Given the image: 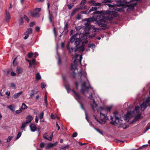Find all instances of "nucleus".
I'll return each mask as SVG.
<instances>
[{
    "mask_svg": "<svg viewBox=\"0 0 150 150\" xmlns=\"http://www.w3.org/2000/svg\"><path fill=\"white\" fill-rule=\"evenodd\" d=\"M106 5H107L110 8V11H98L97 13L98 14H101L105 16H107L108 17H112L113 18V16H115V11H121L122 10V8H115V6H119V4H106Z\"/></svg>",
    "mask_w": 150,
    "mask_h": 150,
    "instance_id": "20e7f679",
    "label": "nucleus"
},
{
    "mask_svg": "<svg viewBox=\"0 0 150 150\" xmlns=\"http://www.w3.org/2000/svg\"><path fill=\"white\" fill-rule=\"evenodd\" d=\"M27 108V106L24 103H23L22 105L21 108L23 109H25Z\"/></svg>",
    "mask_w": 150,
    "mask_h": 150,
    "instance_id": "e433bc0d",
    "label": "nucleus"
},
{
    "mask_svg": "<svg viewBox=\"0 0 150 150\" xmlns=\"http://www.w3.org/2000/svg\"><path fill=\"white\" fill-rule=\"evenodd\" d=\"M79 103H80L81 108H82V109L83 110H84L85 111V110L84 108L83 107V106L82 104L81 103H80V102H79ZM85 114L86 115V120H87V121L88 122H89L88 120V117H87V115L86 112H85Z\"/></svg>",
    "mask_w": 150,
    "mask_h": 150,
    "instance_id": "6ab92c4d",
    "label": "nucleus"
},
{
    "mask_svg": "<svg viewBox=\"0 0 150 150\" xmlns=\"http://www.w3.org/2000/svg\"><path fill=\"white\" fill-rule=\"evenodd\" d=\"M8 107L12 111H14L15 110V107L12 105H10Z\"/></svg>",
    "mask_w": 150,
    "mask_h": 150,
    "instance_id": "c9c22d12",
    "label": "nucleus"
},
{
    "mask_svg": "<svg viewBox=\"0 0 150 150\" xmlns=\"http://www.w3.org/2000/svg\"><path fill=\"white\" fill-rule=\"evenodd\" d=\"M68 23H66L65 24V27H64V30H67H67H68Z\"/></svg>",
    "mask_w": 150,
    "mask_h": 150,
    "instance_id": "de8ad7c7",
    "label": "nucleus"
},
{
    "mask_svg": "<svg viewBox=\"0 0 150 150\" xmlns=\"http://www.w3.org/2000/svg\"><path fill=\"white\" fill-rule=\"evenodd\" d=\"M65 87L68 93H69V91L70 90L69 86V85H65Z\"/></svg>",
    "mask_w": 150,
    "mask_h": 150,
    "instance_id": "f704fd0d",
    "label": "nucleus"
},
{
    "mask_svg": "<svg viewBox=\"0 0 150 150\" xmlns=\"http://www.w3.org/2000/svg\"><path fill=\"white\" fill-rule=\"evenodd\" d=\"M23 71V69L20 67H17L16 70V73L18 74H21Z\"/></svg>",
    "mask_w": 150,
    "mask_h": 150,
    "instance_id": "2eb2a0df",
    "label": "nucleus"
},
{
    "mask_svg": "<svg viewBox=\"0 0 150 150\" xmlns=\"http://www.w3.org/2000/svg\"><path fill=\"white\" fill-rule=\"evenodd\" d=\"M23 23V17L20 16L19 18V23L20 25H22Z\"/></svg>",
    "mask_w": 150,
    "mask_h": 150,
    "instance_id": "412c9836",
    "label": "nucleus"
},
{
    "mask_svg": "<svg viewBox=\"0 0 150 150\" xmlns=\"http://www.w3.org/2000/svg\"><path fill=\"white\" fill-rule=\"evenodd\" d=\"M13 138L12 136H9L8 137V138L7 139V142H9L11 140V139Z\"/></svg>",
    "mask_w": 150,
    "mask_h": 150,
    "instance_id": "ea45409f",
    "label": "nucleus"
},
{
    "mask_svg": "<svg viewBox=\"0 0 150 150\" xmlns=\"http://www.w3.org/2000/svg\"><path fill=\"white\" fill-rule=\"evenodd\" d=\"M38 119L37 116H36L35 118V122L36 123H38Z\"/></svg>",
    "mask_w": 150,
    "mask_h": 150,
    "instance_id": "680f3d73",
    "label": "nucleus"
},
{
    "mask_svg": "<svg viewBox=\"0 0 150 150\" xmlns=\"http://www.w3.org/2000/svg\"><path fill=\"white\" fill-rule=\"evenodd\" d=\"M68 8L69 9H71L72 7L74 6V4L73 3L70 4L68 5Z\"/></svg>",
    "mask_w": 150,
    "mask_h": 150,
    "instance_id": "49530a36",
    "label": "nucleus"
},
{
    "mask_svg": "<svg viewBox=\"0 0 150 150\" xmlns=\"http://www.w3.org/2000/svg\"><path fill=\"white\" fill-rule=\"evenodd\" d=\"M49 19L50 20V22L52 23V18H53V17L52 16V15H51L50 14V10H49Z\"/></svg>",
    "mask_w": 150,
    "mask_h": 150,
    "instance_id": "c756f323",
    "label": "nucleus"
},
{
    "mask_svg": "<svg viewBox=\"0 0 150 150\" xmlns=\"http://www.w3.org/2000/svg\"><path fill=\"white\" fill-rule=\"evenodd\" d=\"M23 93L22 91H21L13 95V97L15 99H17L19 97V95H21Z\"/></svg>",
    "mask_w": 150,
    "mask_h": 150,
    "instance_id": "a211bd4d",
    "label": "nucleus"
},
{
    "mask_svg": "<svg viewBox=\"0 0 150 150\" xmlns=\"http://www.w3.org/2000/svg\"><path fill=\"white\" fill-rule=\"evenodd\" d=\"M115 117V121H111L110 123L113 125H115L116 124H119L120 125L122 123V120L117 117Z\"/></svg>",
    "mask_w": 150,
    "mask_h": 150,
    "instance_id": "1a4fd4ad",
    "label": "nucleus"
},
{
    "mask_svg": "<svg viewBox=\"0 0 150 150\" xmlns=\"http://www.w3.org/2000/svg\"><path fill=\"white\" fill-rule=\"evenodd\" d=\"M53 31H54V34L55 36V37H56L57 36V33L55 31V29L54 28V29H53Z\"/></svg>",
    "mask_w": 150,
    "mask_h": 150,
    "instance_id": "338daca9",
    "label": "nucleus"
},
{
    "mask_svg": "<svg viewBox=\"0 0 150 150\" xmlns=\"http://www.w3.org/2000/svg\"><path fill=\"white\" fill-rule=\"evenodd\" d=\"M22 111L21 109H20L18 110H17L16 111V112L17 114H18L21 113Z\"/></svg>",
    "mask_w": 150,
    "mask_h": 150,
    "instance_id": "8fccbe9b",
    "label": "nucleus"
},
{
    "mask_svg": "<svg viewBox=\"0 0 150 150\" xmlns=\"http://www.w3.org/2000/svg\"><path fill=\"white\" fill-rule=\"evenodd\" d=\"M54 146L53 144L52 143H50L48 144L47 146V149H49L50 148Z\"/></svg>",
    "mask_w": 150,
    "mask_h": 150,
    "instance_id": "2f4dec72",
    "label": "nucleus"
},
{
    "mask_svg": "<svg viewBox=\"0 0 150 150\" xmlns=\"http://www.w3.org/2000/svg\"><path fill=\"white\" fill-rule=\"evenodd\" d=\"M120 127H122L124 129H126L128 127V126L125 127L124 125L123 124H122V123H121V124H120Z\"/></svg>",
    "mask_w": 150,
    "mask_h": 150,
    "instance_id": "58836bf2",
    "label": "nucleus"
},
{
    "mask_svg": "<svg viewBox=\"0 0 150 150\" xmlns=\"http://www.w3.org/2000/svg\"><path fill=\"white\" fill-rule=\"evenodd\" d=\"M118 112L117 111L115 112H114V116L115 117H117V115L118 114Z\"/></svg>",
    "mask_w": 150,
    "mask_h": 150,
    "instance_id": "0e129e2a",
    "label": "nucleus"
},
{
    "mask_svg": "<svg viewBox=\"0 0 150 150\" xmlns=\"http://www.w3.org/2000/svg\"><path fill=\"white\" fill-rule=\"evenodd\" d=\"M33 52L29 53L28 54V57L29 58H31L33 55Z\"/></svg>",
    "mask_w": 150,
    "mask_h": 150,
    "instance_id": "c03bdc74",
    "label": "nucleus"
},
{
    "mask_svg": "<svg viewBox=\"0 0 150 150\" xmlns=\"http://www.w3.org/2000/svg\"><path fill=\"white\" fill-rule=\"evenodd\" d=\"M104 110H105V108L100 107L99 108L98 112H101ZM100 114L101 118V119L100 120H98L95 116L94 115L93 117L100 124H102L105 123L106 122V120L108 119V117L105 114L102 113L101 112H100Z\"/></svg>",
    "mask_w": 150,
    "mask_h": 150,
    "instance_id": "39448f33",
    "label": "nucleus"
},
{
    "mask_svg": "<svg viewBox=\"0 0 150 150\" xmlns=\"http://www.w3.org/2000/svg\"><path fill=\"white\" fill-rule=\"evenodd\" d=\"M56 50H57V56L58 57V64L59 65V64H61V61L59 57V54H58V53L57 51L58 47H57Z\"/></svg>",
    "mask_w": 150,
    "mask_h": 150,
    "instance_id": "4be33fe9",
    "label": "nucleus"
},
{
    "mask_svg": "<svg viewBox=\"0 0 150 150\" xmlns=\"http://www.w3.org/2000/svg\"><path fill=\"white\" fill-rule=\"evenodd\" d=\"M24 19L25 20L27 21L28 22H29V20L28 19V17L27 16H26L25 15H24Z\"/></svg>",
    "mask_w": 150,
    "mask_h": 150,
    "instance_id": "a18cd8bd",
    "label": "nucleus"
},
{
    "mask_svg": "<svg viewBox=\"0 0 150 150\" xmlns=\"http://www.w3.org/2000/svg\"><path fill=\"white\" fill-rule=\"evenodd\" d=\"M92 94H91L90 96L88 97V98L90 100L92 99Z\"/></svg>",
    "mask_w": 150,
    "mask_h": 150,
    "instance_id": "774afa93",
    "label": "nucleus"
},
{
    "mask_svg": "<svg viewBox=\"0 0 150 150\" xmlns=\"http://www.w3.org/2000/svg\"><path fill=\"white\" fill-rule=\"evenodd\" d=\"M97 10V8L96 7H92L88 11V13H90L93 11H95Z\"/></svg>",
    "mask_w": 150,
    "mask_h": 150,
    "instance_id": "c85d7f7f",
    "label": "nucleus"
},
{
    "mask_svg": "<svg viewBox=\"0 0 150 150\" xmlns=\"http://www.w3.org/2000/svg\"><path fill=\"white\" fill-rule=\"evenodd\" d=\"M46 86V84L44 82H42L41 83V87L42 89L44 88Z\"/></svg>",
    "mask_w": 150,
    "mask_h": 150,
    "instance_id": "37998d69",
    "label": "nucleus"
},
{
    "mask_svg": "<svg viewBox=\"0 0 150 150\" xmlns=\"http://www.w3.org/2000/svg\"><path fill=\"white\" fill-rule=\"evenodd\" d=\"M79 75L80 77V81L79 83H81L80 92L83 93L85 92H88L90 88L92 89L93 92H94L92 88L91 87L87 77L86 73L85 72H82L80 71L79 73Z\"/></svg>",
    "mask_w": 150,
    "mask_h": 150,
    "instance_id": "7ed1b4c3",
    "label": "nucleus"
},
{
    "mask_svg": "<svg viewBox=\"0 0 150 150\" xmlns=\"http://www.w3.org/2000/svg\"><path fill=\"white\" fill-rule=\"evenodd\" d=\"M134 111H128L127 113V115L129 117H132L134 115Z\"/></svg>",
    "mask_w": 150,
    "mask_h": 150,
    "instance_id": "f3484780",
    "label": "nucleus"
},
{
    "mask_svg": "<svg viewBox=\"0 0 150 150\" xmlns=\"http://www.w3.org/2000/svg\"><path fill=\"white\" fill-rule=\"evenodd\" d=\"M81 13L82 14H89V13H88V10L86 11H82L81 12Z\"/></svg>",
    "mask_w": 150,
    "mask_h": 150,
    "instance_id": "4d7b16f0",
    "label": "nucleus"
},
{
    "mask_svg": "<svg viewBox=\"0 0 150 150\" xmlns=\"http://www.w3.org/2000/svg\"><path fill=\"white\" fill-rule=\"evenodd\" d=\"M27 124H26L25 122H23L22 125V126L21 127V129L22 130H25V128L26 126V125Z\"/></svg>",
    "mask_w": 150,
    "mask_h": 150,
    "instance_id": "b1692460",
    "label": "nucleus"
},
{
    "mask_svg": "<svg viewBox=\"0 0 150 150\" xmlns=\"http://www.w3.org/2000/svg\"><path fill=\"white\" fill-rule=\"evenodd\" d=\"M77 135V133L76 132H75L73 133L72 136L73 137H76Z\"/></svg>",
    "mask_w": 150,
    "mask_h": 150,
    "instance_id": "5fc2aeb1",
    "label": "nucleus"
},
{
    "mask_svg": "<svg viewBox=\"0 0 150 150\" xmlns=\"http://www.w3.org/2000/svg\"><path fill=\"white\" fill-rule=\"evenodd\" d=\"M150 97L144 102L143 104L140 105L141 109L142 111H144L146 108L150 105V91H149Z\"/></svg>",
    "mask_w": 150,
    "mask_h": 150,
    "instance_id": "423d86ee",
    "label": "nucleus"
},
{
    "mask_svg": "<svg viewBox=\"0 0 150 150\" xmlns=\"http://www.w3.org/2000/svg\"><path fill=\"white\" fill-rule=\"evenodd\" d=\"M10 89H16V87L15 84L13 83H11L10 86Z\"/></svg>",
    "mask_w": 150,
    "mask_h": 150,
    "instance_id": "cd10ccee",
    "label": "nucleus"
},
{
    "mask_svg": "<svg viewBox=\"0 0 150 150\" xmlns=\"http://www.w3.org/2000/svg\"><path fill=\"white\" fill-rule=\"evenodd\" d=\"M53 133L50 135V136L49 137V140L50 141L52 140V137H53Z\"/></svg>",
    "mask_w": 150,
    "mask_h": 150,
    "instance_id": "bf43d9fd",
    "label": "nucleus"
},
{
    "mask_svg": "<svg viewBox=\"0 0 150 150\" xmlns=\"http://www.w3.org/2000/svg\"><path fill=\"white\" fill-rule=\"evenodd\" d=\"M30 63L31 64V66H30V67H33L34 68H35L37 64L36 62L35 59H33L31 61H30Z\"/></svg>",
    "mask_w": 150,
    "mask_h": 150,
    "instance_id": "dca6fc26",
    "label": "nucleus"
},
{
    "mask_svg": "<svg viewBox=\"0 0 150 150\" xmlns=\"http://www.w3.org/2000/svg\"><path fill=\"white\" fill-rule=\"evenodd\" d=\"M32 33V29L31 28L28 29L25 32L26 35H28L31 34Z\"/></svg>",
    "mask_w": 150,
    "mask_h": 150,
    "instance_id": "5701e85b",
    "label": "nucleus"
},
{
    "mask_svg": "<svg viewBox=\"0 0 150 150\" xmlns=\"http://www.w3.org/2000/svg\"><path fill=\"white\" fill-rule=\"evenodd\" d=\"M72 91L75 94V96H74L76 100H77L78 101V102H79V100H80L81 99V97L74 90H72Z\"/></svg>",
    "mask_w": 150,
    "mask_h": 150,
    "instance_id": "9b49d317",
    "label": "nucleus"
},
{
    "mask_svg": "<svg viewBox=\"0 0 150 150\" xmlns=\"http://www.w3.org/2000/svg\"><path fill=\"white\" fill-rule=\"evenodd\" d=\"M76 18L77 19L80 20L81 19V15H78L76 17Z\"/></svg>",
    "mask_w": 150,
    "mask_h": 150,
    "instance_id": "052dcab7",
    "label": "nucleus"
},
{
    "mask_svg": "<svg viewBox=\"0 0 150 150\" xmlns=\"http://www.w3.org/2000/svg\"><path fill=\"white\" fill-rule=\"evenodd\" d=\"M22 134L21 132H19L17 135L16 139H17L19 138Z\"/></svg>",
    "mask_w": 150,
    "mask_h": 150,
    "instance_id": "a19ab883",
    "label": "nucleus"
},
{
    "mask_svg": "<svg viewBox=\"0 0 150 150\" xmlns=\"http://www.w3.org/2000/svg\"><path fill=\"white\" fill-rule=\"evenodd\" d=\"M86 0H82L80 4V5L84 4L86 3Z\"/></svg>",
    "mask_w": 150,
    "mask_h": 150,
    "instance_id": "864d4df0",
    "label": "nucleus"
},
{
    "mask_svg": "<svg viewBox=\"0 0 150 150\" xmlns=\"http://www.w3.org/2000/svg\"><path fill=\"white\" fill-rule=\"evenodd\" d=\"M74 47H67L70 53L72 54L75 53V55L74 56L73 58H74V64H72L71 66V69L73 71L72 75L75 78V73L74 71L77 69V65L78 62L81 64V60L83 58L82 55L79 56L77 53H81L85 50V47H76V48H73Z\"/></svg>",
    "mask_w": 150,
    "mask_h": 150,
    "instance_id": "f03ea898",
    "label": "nucleus"
},
{
    "mask_svg": "<svg viewBox=\"0 0 150 150\" xmlns=\"http://www.w3.org/2000/svg\"><path fill=\"white\" fill-rule=\"evenodd\" d=\"M44 113L43 112L41 113L39 115V117L40 120H41L43 118Z\"/></svg>",
    "mask_w": 150,
    "mask_h": 150,
    "instance_id": "4c0bfd02",
    "label": "nucleus"
},
{
    "mask_svg": "<svg viewBox=\"0 0 150 150\" xmlns=\"http://www.w3.org/2000/svg\"><path fill=\"white\" fill-rule=\"evenodd\" d=\"M11 74V75L12 76H14L16 75V73L13 71H12Z\"/></svg>",
    "mask_w": 150,
    "mask_h": 150,
    "instance_id": "e2e57ef3",
    "label": "nucleus"
},
{
    "mask_svg": "<svg viewBox=\"0 0 150 150\" xmlns=\"http://www.w3.org/2000/svg\"><path fill=\"white\" fill-rule=\"evenodd\" d=\"M47 136H48V135H47V133H45L43 134V137L44 139H47L48 140H49V139L47 137Z\"/></svg>",
    "mask_w": 150,
    "mask_h": 150,
    "instance_id": "473e14b6",
    "label": "nucleus"
},
{
    "mask_svg": "<svg viewBox=\"0 0 150 150\" xmlns=\"http://www.w3.org/2000/svg\"><path fill=\"white\" fill-rule=\"evenodd\" d=\"M140 107L139 106H137L135 107L134 111H136L137 113L139 112V110Z\"/></svg>",
    "mask_w": 150,
    "mask_h": 150,
    "instance_id": "72a5a7b5",
    "label": "nucleus"
},
{
    "mask_svg": "<svg viewBox=\"0 0 150 150\" xmlns=\"http://www.w3.org/2000/svg\"><path fill=\"white\" fill-rule=\"evenodd\" d=\"M101 4L100 3H95L92 4V5L93 6H100Z\"/></svg>",
    "mask_w": 150,
    "mask_h": 150,
    "instance_id": "6e6d98bb",
    "label": "nucleus"
},
{
    "mask_svg": "<svg viewBox=\"0 0 150 150\" xmlns=\"http://www.w3.org/2000/svg\"><path fill=\"white\" fill-rule=\"evenodd\" d=\"M41 10V8H36L33 11L30 12V15L33 17H38L39 16V14L38 13L40 12Z\"/></svg>",
    "mask_w": 150,
    "mask_h": 150,
    "instance_id": "0eeeda50",
    "label": "nucleus"
},
{
    "mask_svg": "<svg viewBox=\"0 0 150 150\" xmlns=\"http://www.w3.org/2000/svg\"><path fill=\"white\" fill-rule=\"evenodd\" d=\"M136 5L135 3H133L130 4L129 6H128L127 10L128 11L133 10L134 8V6Z\"/></svg>",
    "mask_w": 150,
    "mask_h": 150,
    "instance_id": "ddd939ff",
    "label": "nucleus"
},
{
    "mask_svg": "<svg viewBox=\"0 0 150 150\" xmlns=\"http://www.w3.org/2000/svg\"><path fill=\"white\" fill-rule=\"evenodd\" d=\"M80 8H77L75 9L71 13V15L72 16H73L77 12L78 10L80 9Z\"/></svg>",
    "mask_w": 150,
    "mask_h": 150,
    "instance_id": "bb28decb",
    "label": "nucleus"
},
{
    "mask_svg": "<svg viewBox=\"0 0 150 150\" xmlns=\"http://www.w3.org/2000/svg\"><path fill=\"white\" fill-rule=\"evenodd\" d=\"M41 78V76L39 73H38L36 75V80H38L40 79Z\"/></svg>",
    "mask_w": 150,
    "mask_h": 150,
    "instance_id": "7c9ffc66",
    "label": "nucleus"
},
{
    "mask_svg": "<svg viewBox=\"0 0 150 150\" xmlns=\"http://www.w3.org/2000/svg\"><path fill=\"white\" fill-rule=\"evenodd\" d=\"M45 144L43 142H41L40 144V147L41 148H42L44 147Z\"/></svg>",
    "mask_w": 150,
    "mask_h": 150,
    "instance_id": "3c124183",
    "label": "nucleus"
},
{
    "mask_svg": "<svg viewBox=\"0 0 150 150\" xmlns=\"http://www.w3.org/2000/svg\"><path fill=\"white\" fill-rule=\"evenodd\" d=\"M69 146V145L68 144H67L66 145H64L60 147V149L61 150H65L68 149Z\"/></svg>",
    "mask_w": 150,
    "mask_h": 150,
    "instance_id": "aec40b11",
    "label": "nucleus"
},
{
    "mask_svg": "<svg viewBox=\"0 0 150 150\" xmlns=\"http://www.w3.org/2000/svg\"><path fill=\"white\" fill-rule=\"evenodd\" d=\"M141 118V114H140L137 115L135 117L134 120L135 121H137Z\"/></svg>",
    "mask_w": 150,
    "mask_h": 150,
    "instance_id": "a878e982",
    "label": "nucleus"
},
{
    "mask_svg": "<svg viewBox=\"0 0 150 150\" xmlns=\"http://www.w3.org/2000/svg\"><path fill=\"white\" fill-rule=\"evenodd\" d=\"M25 60H26V61H27L28 62H29V68H30V66H31V63H30V60H28L27 59H25Z\"/></svg>",
    "mask_w": 150,
    "mask_h": 150,
    "instance_id": "603ef678",
    "label": "nucleus"
},
{
    "mask_svg": "<svg viewBox=\"0 0 150 150\" xmlns=\"http://www.w3.org/2000/svg\"><path fill=\"white\" fill-rule=\"evenodd\" d=\"M30 130L32 132H34L36 131H39L40 129V127H37L35 124L32 123L29 126Z\"/></svg>",
    "mask_w": 150,
    "mask_h": 150,
    "instance_id": "6e6552de",
    "label": "nucleus"
},
{
    "mask_svg": "<svg viewBox=\"0 0 150 150\" xmlns=\"http://www.w3.org/2000/svg\"><path fill=\"white\" fill-rule=\"evenodd\" d=\"M75 85L76 86V89H78V86L79 84H78V82H75Z\"/></svg>",
    "mask_w": 150,
    "mask_h": 150,
    "instance_id": "69168bd1",
    "label": "nucleus"
},
{
    "mask_svg": "<svg viewBox=\"0 0 150 150\" xmlns=\"http://www.w3.org/2000/svg\"><path fill=\"white\" fill-rule=\"evenodd\" d=\"M112 108V107L111 106H109L106 107L105 108V110L107 111V112H110Z\"/></svg>",
    "mask_w": 150,
    "mask_h": 150,
    "instance_id": "393cba45",
    "label": "nucleus"
},
{
    "mask_svg": "<svg viewBox=\"0 0 150 150\" xmlns=\"http://www.w3.org/2000/svg\"><path fill=\"white\" fill-rule=\"evenodd\" d=\"M35 24V23L34 22H32L30 24V27L33 26Z\"/></svg>",
    "mask_w": 150,
    "mask_h": 150,
    "instance_id": "13d9d810",
    "label": "nucleus"
},
{
    "mask_svg": "<svg viewBox=\"0 0 150 150\" xmlns=\"http://www.w3.org/2000/svg\"><path fill=\"white\" fill-rule=\"evenodd\" d=\"M98 11L93 13V14H98L96 16V18L92 17L88 19L85 18L82 20L83 21H87V23H85V27L84 29V31L86 35H83L82 34H76L73 36L71 38L70 41L72 42L74 40L75 45L76 47H84L85 45L88 43L87 37L88 36L87 34L89 33V30L90 29L94 31H96L98 30V29L95 28L94 26H91L89 23L91 22L95 21V23H97L98 25L101 27H105L107 24V21L111 20L112 19V17H108L105 16L101 14H98L97 13Z\"/></svg>",
    "mask_w": 150,
    "mask_h": 150,
    "instance_id": "f257e3e1",
    "label": "nucleus"
},
{
    "mask_svg": "<svg viewBox=\"0 0 150 150\" xmlns=\"http://www.w3.org/2000/svg\"><path fill=\"white\" fill-rule=\"evenodd\" d=\"M5 12L6 14L5 19L6 21H9L11 18L10 13L9 12L7 11L6 10L5 11Z\"/></svg>",
    "mask_w": 150,
    "mask_h": 150,
    "instance_id": "4468645a",
    "label": "nucleus"
},
{
    "mask_svg": "<svg viewBox=\"0 0 150 150\" xmlns=\"http://www.w3.org/2000/svg\"><path fill=\"white\" fill-rule=\"evenodd\" d=\"M45 103V104L46 106H47V96L45 95V96L44 98Z\"/></svg>",
    "mask_w": 150,
    "mask_h": 150,
    "instance_id": "79ce46f5",
    "label": "nucleus"
},
{
    "mask_svg": "<svg viewBox=\"0 0 150 150\" xmlns=\"http://www.w3.org/2000/svg\"><path fill=\"white\" fill-rule=\"evenodd\" d=\"M26 120L25 122L26 124H28L30 123L33 119V117L31 115H29L26 117Z\"/></svg>",
    "mask_w": 150,
    "mask_h": 150,
    "instance_id": "9d476101",
    "label": "nucleus"
},
{
    "mask_svg": "<svg viewBox=\"0 0 150 150\" xmlns=\"http://www.w3.org/2000/svg\"><path fill=\"white\" fill-rule=\"evenodd\" d=\"M90 104L92 109L94 110L95 108L97 106V104L95 102V100L94 99H92V101H90Z\"/></svg>",
    "mask_w": 150,
    "mask_h": 150,
    "instance_id": "f8f14e48",
    "label": "nucleus"
},
{
    "mask_svg": "<svg viewBox=\"0 0 150 150\" xmlns=\"http://www.w3.org/2000/svg\"><path fill=\"white\" fill-rule=\"evenodd\" d=\"M51 118L52 119H53L55 117H57V116L56 114H55V115L54 116L53 114H52L50 116Z\"/></svg>",
    "mask_w": 150,
    "mask_h": 150,
    "instance_id": "09e8293b",
    "label": "nucleus"
}]
</instances>
